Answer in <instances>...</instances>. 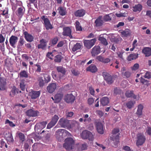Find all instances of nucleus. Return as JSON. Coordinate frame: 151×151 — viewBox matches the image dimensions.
<instances>
[{
    "instance_id": "864d4df0",
    "label": "nucleus",
    "mask_w": 151,
    "mask_h": 151,
    "mask_svg": "<svg viewBox=\"0 0 151 151\" xmlns=\"http://www.w3.org/2000/svg\"><path fill=\"white\" fill-rule=\"evenodd\" d=\"M61 56L60 55H58L55 56V61L56 62H60L61 61Z\"/></svg>"
},
{
    "instance_id": "0e129e2a",
    "label": "nucleus",
    "mask_w": 151,
    "mask_h": 151,
    "mask_svg": "<svg viewBox=\"0 0 151 151\" xmlns=\"http://www.w3.org/2000/svg\"><path fill=\"white\" fill-rule=\"evenodd\" d=\"M111 61V60L108 58H104L103 63L106 64L109 63Z\"/></svg>"
},
{
    "instance_id": "338daca9",
    "label": "nucleus",
    "mask_w": 151,
    "mask_h": 151,
    "mask_svg": "<svg viewBox=\"0 0 151 151\" xmlns=\"http://www.w3.org/2000/svg\"><path fill=\"white\" fill-rule=\"evenodd\" d=\"M71 71L73 74L75 76H78L80 74V73L78 71L74 70H72Z\"/></svg>"
},
{
    "instance_id": "39448f33",
    "label": "nucleus",
    "mask_w": 151,
    "mask_h": 151,
    "mask_svg": "<svg viewBox=\"0 0 151 151\" xmlns=\"http://www.w3.org/2000/svg\"><path fill=\"white\" fill-rule=\"evenodd\" d=\"M68 135L70 136L71 134L68 131L64 129H60L58 130L56 132V137L58 139L59 137L63 138V136L65 135Z\"/></svg>"
},
{
    "instance_id": "0eeeda50",
    "label": "nucleus",
    "mask_w": 151,
    "mask_h": 151,
    "mask_svg": "<svg viewBox=\"0 0 151 151\" xmlns=\"http://www.w3.org/2000/svg\"><path fill=\"white\" fill-rule=\"evenodd\" d=\"M70 121L64 118L60 119L58 124L63 127H69L70 125Z\"/></svg>"
},
{
    "instance_id": "cd10ccee",
    "label": "nucleus",
    "mask_w": 151,
    "mask_h": 151,
    "mask_svg": "<svg viewBox=\"0 0 151 151\" xmlns=\"http://www.w3.org/2000/svg\"><path fill=\"white\" fill-rule=\"evenodd\" d=\"M138 54H131L127 57V60L128 61H130L132 60L136 59L138 58Z\"/></svg>"
},
{
    "instance_id": "6e6552de",
    "label": "nucleus",
    "mask_w": 151,
    "mask_h": 151,
    "mask_svg": "<svg viewBox=\"0 0 151 151\" xmlns=\"http://www.w3.org/2000/svg\"><path fill=\"white\" fill-rule=\"evenodd\" d=\"M42 19L43 20L44 24L47 30L52 29V26L49 20L47 18H46L45 16H43L41 17Z\"/></svg>"
},
{
    "instance_id": "680f3d73",
    "label": "nucleus",
    "mask_w": 151,
    "mask_h": 151,
    "mask_svg": "<svg viewBox=\"0 0 151 151\" xmlns=\"http://www.w3.org/2000/svg\"><path fill=\"white\" fill-rule=\"evenodd\" d=\"M123 149L125 151H133L131 150L129 147L127 146H124L123 147Z\"/></svg>"
},
{
    "instance_id": "69168bd1",
    "label": "nucleus",
    "mask_w": 151,
    "mask_h": 151,
    "mask_svg": "<svg viewBox=\"0 0 151 151\" xmlns=\"http://www.w3.org/2000/svg\"><path fill=\"white\" fill-rule=\"evenodd\" d=\"M89 90L90 94L92 95H94L95 93L94 89L91 87H90Z\"/></svg>"
},
{
    "instance_id": "c03bdc74",
    "label": "nucleus",
    "mask_w": 151,
    "mask_h": 151,
    "mask_svg": "<svg viewBox=\"0 0 151 151\" xmlns=\"http://www.w3.org/2000/svg\"><path fill=\"white\" fill-rule=\"evenodd\" d=\"M25 81L24 80H21L20 83V86L21 88L23 91L24 90L25 87L24 84Z\"/></svg>"
},
{
    "instance_id": "f704fd0d",
    "label": "nucleus",
    "mask_w": 151,
    "mask_h": 151,
    "mask_svg": "<svg viewBox=\"0 0 151 151\" xmlns=\"http://www.w3.org/2000/svg\"><path fill=\"white\" fill-rule=\"evenodd\" d=\"M40 44L38 45V48H43L46 45V42L45 40L44 39H42L40 41Z\"/></svg>"
},
{
    "instance_id": "79ce46f5",
    "label": "nucleus",
    "mask_w": 151,
    "mask_h": 151,
    "mask_svg": "<svg viewBox=\"0 0 151 151\" xmlns=\"http://www.w3.org/2000/svg\"><path fill=\"white\" fill-rule=\"evenodd\" d=\"M17 135L19 136L20 140L22 142H23L24 140V134L20 132H18Z\"/></svg>"
},
{
    "instance_id": "4d7b16f0",
    "label": "nucleus",
    "mask_w": 151,
    "mask_h": 151,
    "mask_svg": "<svg viewBox=\"0 0 151 151\" xmlns=\"http://www.w3.org/2000/svg\"><path fill=\"white\" fill-rule=\"evenodd\" d=\"M104 58L101 55L97 56L96 57V59L99 62H103Z\"/></svg>"
},
{
    "instance_id": "72a5a7b5",
    "label": "nucleus",
    "mask_w": 151,
    "mask_h": 151,
    "mask_svg": "<svg viewBox=\"0 0 151 151\" xmlns=\"http://www.w3.org/2000/svg\"><path fill=\"white\" fill-rule=\"evenodd\" d=\"M131 33L130 30L128 29H125L124 31L121 32L122 37H127L130 36Z\"/></svg>"
},
{
    "instance_id": "6ab92c4d",
    "label": "nucleus",
    "mask_w": 151,
    "mask_h": 151,
    "mask_svg": "<svg viewBox=\"0 0 151 151\" xmlns=\"http://www.w3.org/2000/svg\"><path fill=\"white\" fill-rule=\"evenodd\" d=\"M96 129L98 132L100 134L104 133V127L100 122H98L96 124Z\"/></svg>"
},
{
    "instance_id": "774afa93",
    "label": "nucleus",
    "mask_w": 151,
    "mask_h": 151,
    "mask_svg": "<svg viewBox=\"0 0 151 151\" xmlns=\"http://www.w3.org/2000/svg\"><path fill=\"white\" fill-rule=\"evenodd\" d=\"M146 132L149 135L151 136V128L150 127H148L147 128Z\"/></svg>"
},
{
    "instance_id": "f03ea898",
    "label": "nucleus",
    "mask_w": 151,
    "mask_h": 151,
    "mask_svg": "<svg viewBox=\"0 0 151 151\" xmlns=\"http://www.w3.org/2000/svg\"><path fill=\"white\" fill-rule=\"evenodd\" d=\"M81 135L83 139H88L90 141H93L94 139L93 135L91 132L86 130L83 131Z\"/></svg>"
},
{
    "instance_id": "f257e3e1",
    "label": "nucleus",
    "mask_w": 151,
    "mask_h": 151,
    "mask_svg": "<svg viewBox=\"0 0 151 151\" xmlns=\"http://www.w3.org/2000/svg\"><path fill=\"white\" fill-rule=\"evenodd\" d=\"M119 130L118 129H114L112 132V135L110 138L111 142L114 143L115 147L117 145L119 142Z\"/></svg>"
},
{
    "instance_id": "4468645a",
    "label": "nucleus",
    "mask_w": 151,
    "mask_h": 151,
    "mask_svg": "<svg viewBox=\"0 0 151 151\" xmlns=\"http://www.w3.org/2000/svg\"><path fill=\"white\" fill-rule=\"evenodd\" d=\"M63 96V95L62 93L56 94L54 97H52L51 99L55 103H58L60 101Z\"/></svg>"
},
{
    "instance_id": "9d476101",
    "label": "nucleus",
    "mask_w": 151,
    "mask_h": 151,
    "mask_svg": "<svg viewBox=\"0 0 151 151\" xmlns=\"http://www.w3.org/2000/svg\"><path fill=\"white\" fill-rule=\"evenodd\" d=\"M102 75L104 79L108 83L111 84L113 82L112 77L108 73L106 72H103Z\"/></svg>"
},
{
    "instance_id": "dca6fc26",
    "label": "nucleus",
    "mask_w": 151,
    "mask_h": 151,
    "mask_svg": "<svg viewBox=\"0 0 151 151\" xmlns=\"http://www.w3.org/2000/svg\"><path fill=\"white\" fill-rule=\"evenodd\" d=\"M72 29V27H64L63 32V35H64L68 36L72 38V37L71 35Z\"/></svg>"
},
{
    "instance_id": "13d9d810",
    "label": "nucleus",
    "mask_w": 151,
    "mask_h": 151,
    "mask_svg": "<svg viewBox=\"0 0 151 151\" xmlns=\"http://www.w3.org/2000/svg\"><path fill=\"white\" fill-rule=\"evenodd\" d=\"M7 140L9 142H13L14 139L11 134H10L9 136L6 138Z\"/></svg>"
},
{
    "instance_id": "2f4dec72",
    "label": "nucleus",
    "mask_w": 151,
    "mask_h": 151,
    "mask_svg": "<svg viewBox=\"0 0 151 151\" xmlns=\"http://www.w3.org/2000/svg\"><path fill=\"white\" fill-rule=\"evenodd\" d=\"M109 101V99L106 97L102 98L101 100V103L103 106H105L108 104Z\"/></svg>"
},
{
    "instance_id": "c756f323",
    "label": "nucleus",
    "mask_w": 151,
    "mask_h": 151,
    "mask_svg": "<svg viewBox=\"0 0 151 151\" xmlns=\"http://www.w3.org/2000/svg\"><path fill=\"white\" fill-rule=\"evenodd\" d=\"M143 106L142 104H139L138 106L136 112V114L139 116L142 114V111Z\"/></svg>"
},
{
    "instance_id": "5701e85b",
    "label": "nucleus",
    "mask_w": 151,
    "mask_h": 151,
    "mask_svg": "<svg viewBox=\"0 0 151 151\" xmlns=\"http://www.w3.org/2000/svg\"><path fill=\"white\" fill-rule=\"evenodd\" d=\"M85 11L83 9H79L76 11L74 14L76 17H82L85 14Z\"/></svg>"
},
{
    "instance_id": "a19ab883",
    "label": "nucleus",
    "mask_w": 151,
    "mask_h": 151,
    "mask_svg": "<svg viewBox=\"0 0 151 151\" xmlns=\"http://www.w3.org/2000/svg\"><path fill=\"white\" fill-rule=\"evenodd\" d=\"M47 123L45 122H43L36 124L35 126V129L38 128L39 126L41 127V128H44L45 127Z\"/></svg>"
},
{
    "instance_id": "412c9836",
    "label": "nucleus",
    "mask_w": 151,
    "mask_h": 151,
    "mask_svg": "<svg viewBox=\"0 0 151 151\" xmlns=\"http://www.w3.org/2000/svg\"><path fill=\"white\" fill-rule=\"evenodd\" d=\"M24 37L26 40L28 42H31L33 40V37L30 34L28 33L27 32H24Z\"/></svg>"
},
{
    "instance_id": "e433bc0d",
    "label": "nucleus",
    "mask_w": 151,
    "mask_h": 151,
    "mask_svg": "<svg viewBox=\"0 0 151 151\" xmlns=\"http://www.w3.org/2000/svg\"><path fill=\"white\" fill-rule=\"evenodd\" d=\"M99 40L100 41L102 44L104 45H108V42L106 40L102 37L100 36L99 37Z\"/></svg>"
},
{
    "instance_id": "8fccbe9b",
    "label": "nucleus",
    "mask_w": 151,
    "mask_h": 151,
    "mask_svg": "<svg viewBox=\"0 0 151 151\" xmlns=\"http://www.w3.org/2000/svg\"><path fill=\"white\" fill-rule=\"evenodd\" d=\"M116 15L118 17H125L127 16V13L125 12L124 13H116Z\"/></svg>"
},
{
    "instance_id": "7c9ffc66",
    "label": "nucleus",
    "mask_w": 151,
    "mask_h": 151,
    "mask_svg": "<svg viewBox=\"0 0 151 151\" xmlns=\"http://www.w3.org/2000/svg\"><path fill=\"white\" fill-rule=\"evenodd\" d=\"M125 94L126 96L128 97H132L134 99H139V97L137 98V96L134 95L132 91H127Z\"/></svg>"
},
{
    "instance_id": "58836bf2",
    "label": "nucleus",
    "mask_w": 151,
    "mask_h": 151,
    "mask_svg": "<svg viewBox=\"0 0 151 151\" xmlns=\"http://www.w3.org/2000/svg\"><path fill=\"white\" fill-rule=\"evenodd\" d=\"M81 46L82 45L80 44L77 43L73 47L72 49L73 51L75 52L77 50L80 49Z\"/></svg>"
},
{
    "instance_id": "c9c22d12",
    "label": "nucleus",
    "mask_w": 151,
    "mask_h": 151,
    "mask_svg": "<svg viewBox=\"0 0 151 151\" xmlns=\"http://www.w3.org/2000/svg\"><path fill=\"white\" fill-rule=\"evenodd\" d=\"M20 77L27 78L28 77L27 72L25 70L21 71L19 73Z\"/></svg>"
},
{
    "instance_id": "a211bd4d",
    "label": "nucleus",
    "mask_w": 151,
    "mask_h": 151,
    "mask_svg": "<svg viewBox=\"0 0 151 151\" xmlns=\"http://www.w3.org/2000/svg\"><path fill=\"white\" fill-rule=\"evenodd\" d=\"M38 112L32 109H30L26 112L27 115L29 116H37Z\"/></svg>"
},
{
    "instance_id": "a18cd8bd",
    "label": "nucleus",
    "mask_w": 151,
    "mask_h": 151,
    "mask_svg": "<svg viewBox=\"0 0 151 151\" xmlns=\"http://www.w3.org/2000/svg\"><path fill=\"white\" fill-rule=\"evenodd\" d=\"M58 10L59 12L61 15L63 16L66 13V11L62 7H59L58 9Z\"/></svg>"
},
{
    "instance_id": "ddd939ff",
    "label": "nucleus",
    "mask_w": 151,
    "mask_h": 151,
    "mask_svg": "<svg viewBox=\"0 0 151 151\" xmlns=\"http://www.w3.org/2000/svg\"><path fill=\"white\" fill-rule=\"evenodd\" d=\"M18 38L16 36L12 35L10 38L9 40V43L10 45L13 47H15V45L17 43Z\"/></svg>"
},
{
    "instance_id": "3c124183",
    "label": "nucleus",
    "mask_w": 151,
    "mask_h": 151,
    "mask_svg": "<svg viewBox=\"0 0 151 151\" xmlns=\"http://www.w3.org/2000/svg\"><path fill=\"white\" fill-rule=\"evenodd\" d=\"M24 39L22 37H20L18 42V45L19 46H22L24 44Z\"/></svg>"
},
{
    "instance_id": "2eb2a0df",
    "label": "nucleus",
    "mask_w": 151,
    "mask_h": 151,
    "mask_svg": "<svg viewBox=\"0 0 151 151\" xmlns=\"http://www.w3.org/2000/svg\"><path fill=\"white\" fill-rule=\"evenodd\" d=\"M40 94V91H32L29 92V95L32 99H36L39 97Z\"/></svg>"
},
{
    "instance_id": "20e7f679",
    "label": "nucleus",
    "mask_w": 151,
    "mask_h": 151,
    "mask_svg": "<svg viewBox=\"0 0 151 151\" xmlns=\"http://www.w3.org/2000/svg\"><path fill=\"white\" fill-rule=\"evenodd\" d=\"M137 140L136 145L137 146H139L142 145L145 142V138L144 135L141 133H139L137 135Z\"/></svg>"
},
{
    "instance_id": "bf43d9fd",
    "label": "nucleus",
    "mask_w": 151,
    "mask_h": 151,
    "mask_svg": "<svg viewBox=\"0 0 151 151\" xmlns=\"http://www.w3.org/2000/svg\"><path fill=\"white\" fill-rule=\"evenodd\" d=\"M125 52L124 51H122L121 52H118L117 53V55L118 56V57L120 58H121L122 59H123V54Z\"/></svg>"
},
{
    "instance_id": "1a4fd4ad",
    "label": "nucleus",
    "mask_w": 151,
    "mask_h": 151,
    "mask_svg": "<svg viewBox=\"0 0 151 151\" xmlns=\"http://www.w3.org/2000/svg\"><path fill=\"white\" fill-rule=\"evenodd\" d=\"M59 119L58 116L55 115L52 118L51 122L49 123L47 126V128L50 129L54 126L57 122Z\"/></svg>"
},
{
    "instance_id": "f3484780",
    "label": "nucleus",
    "mask_w": 151,
    "mask_h": 151,
    "mask_svg": "<svg viewBox=\"0 0 151 151\" xmlns=\"http://www.w3.org/2000/svg\"><path fill=\"white\" fill-rule=\"evenodd\" d=\"M100 52V48L99 46H95L92 49L91 54L92 56L94 57Z\"/></svg>"
},
{
    "instance_id": "4be33fe9",
    "label": "nucleus",
    "mask_w": 151,
    "mask_h": 151,
    "mask_svg": "<svg viewBox=\"0 0 151 151\" xmlns=\"http://www.w3.org/2000/svg\"><path fill=\"white\" fill-rule=\"evenodd\" d=\"M95 23L96 27H98L101 26L103 24L104 22L102 20V17L100 16L96 20Z\"/></svg>"
},
{
    "instance_id": "bb28decb",
    "label": "nucleus",
    "mask_w": 151,
    "mask_h": 151,
    "mask_svg": "<svg viewBox=\"0 0 151 151\" xmlns=\"http://www.w3.org/2000/svg\"><path fill=\"white\" fill-rule=\"evenodd\" d=\"M83 117L84 119V122L85 124L88 123L91 121V118L87 114H84Z\"/></svg>"
},
{
    "instance_id": "4c0bfd02",
    "label": "nucleus",
    "mask_w": 151,
    "mask_h": 151,
    "mask_svg": "<svg viewBox=\"0 0 151 151\" xmlns=\"http://www.w3.org/2000/svg\"><path fill=\"white\" fill-rule=\"evenodd\" d=\"M24 9L22 7L19 8L17 10V14L20 17L22 16L24 14Z\"/></svg>"
},
{
    "instance_id": "c85d7f7f",
    "label": "nucleus",
    "mask_w": 151,
    "mask_h": 151,
    "mask_svg": "<svg viewBox=\"0 0 151 151\" xmlns=\"http://www.w3.org/2000/svg\"><path fill=\"white\" fill-rule=\"evenodd\" d=\"M70 127L73 128H78L79 125V123L75 121H70Z\"/></svg>"
},
{
    "instance_id": "de8ad7c7",
    "label": "nucleus",
    "mask_w": 151,
    "mask_h": 151,
    "mask_svg": "<svg viewBox=\"0 0 151 151\" xmlns=\"http://www.w3.org/2000/svg\"><path fill=\"white\" fill-rule=\"evenodd\" d=\"M76 29L77 31H80L82 30L81 27L80 26V23L76 21Z\"/></svg>"
},
{
    "instance_id": "a878e982",
    "label": "nucleus",
    "mask_w": 151,
    "mask_h": 151,
    "mask_svg": "<svg viewBox=\"0 0 151 151\" xmlns=\"http://www.w3.org/2000/svg\"><path fill=\"white\" fill-rule=\"evenodd\" d=\"M142 52L146 56H149L151 55V49L149 47H146L144 48Z\"/></svg>"
},
{
    "instance_id": "e2e57ef3",
    "label": "nucleus",
    "mask_w": 151,
    "mask_h": 151,
    "mask_svg": "<svg viewBox=\"0 0 151 151\" xmlns=\"http://www.w3.org/2000/svg\"><path fill=\"white\" fill-rule=\"evenodd\" d=\"M94 100L93 98H89L88 100V103L89 105L92 104L94 102Z\"/></svg>"
},
{
    "instance_id": "393cba45",
    "label": "nucleus",
    "mask_w": 151,
    "mask_h": 151,
    "mask_svg": "<svg viewBox=\"0 0 151 151\" xmlns=\"http://www.w3.org/2000/svg\"><path fill=\"white\" fill-rule=\"evenodd\" d=\"M142 6L140 4L135 5L132 7V10L133 12H140L142 9Z\"/></svg>"
},
{
    "instance_id": "473e14b6",
    "label": "nucleus",
    "mask_w": 151,
    "mask_h": 151,
    "mask_svg": "<svg viewBox=\"0 0 151 151\" xmlns=\"http://www.w3.org/2000/svg\"><path fill=\"white\" fill-rule=\"evenodd\" d=\"M18 93L17 89L15 87H13L10 93V96L13 97Z\"/></svg>"
},
{
    "instance_id": "6e6d98bb",
    "label": "nucleus",
    "mask_w": 151,
    "mask_h": 151,
    "mask_svg": "<svg viewBox=\"0 0 151 151\" xmlns=\"http://www.w3.org/2000/svg\"><path fill=\"white\" fill-rule=\"evenodd\" d=\"M39 85L40 86H42L44 84V82L42 78H39L38 79Z\"/></svg>"
},
{
    "instance_id": "49530a36",
    "label": "nucleus",
    "mask_w": 151,
    "mask_h": 151,
    "mask_svg": "<svg viewBox=\"0 0 151 151\" xmlns=\"http://www.w3.org/2000/svg\"><path fill=\"white\" fill-rule=\"evenodd\" d=\"M139 67V65L136 63L135 64L132 66L131 67V69L132 71H135L138 70Z\"/></svg>"
},
{
    "instance_id": "9b49d317",
    "label": "nucleus",
    "mask_w": 151,
    "mask_h": 151,
    "mask_svg": "<svg viewBox=\"0 0 151 151\" xmlns=\"http://www.w3.org/2000/svg\"><path fill=\"white\" fill-rule=\"evenodd\" d=\"M56 88V84L55 83H52L49 84L47 87V89L49 93H52L55 91Z\"/></svg>"
},
{
    "instance_id": "603ef678",
    "label": "nucleus",
    "mask_w": 151,
    "mask_h": 151,
    "mask_svg": "<svg viewBox=\"0 0 151 151\" xmlns=\"http://www.w3.org/2000/svg\"><path fill=\"white\" fill-rule=\"evenodd\" d=\"M145 78L149 79L151 78V72L147 71L144 76Z\"/></svg>"
},
{
    "instance_id": "7ed1b4c3",
    "label": "nucleus",
    "mask_w": 151,
    "mask_h": 151,
    "mask_svg": "<svg viewBox=\"0 0 151 151\" xmlns=\"http://www.w3.org/2000/svg\"><path fill=\"white\" fill-rule=\"evenodd\" d=\"M74 143V141L72 138H68L65 139L63 146L67 150H71L72 149Z\"/></svg>"
},
{
    "instance_id": "5fc2aeb1",
    "label": "nucleus",
    "mask_w": 151,
    "mask_h": 151,
    "mask_svg": "<svg viewBox=\"0 0 151 151\" xmlns=\"http://www.w3.org/2000/svg\"><path fill=\"white\" fill-rule=\"evenodd\" d=\"M104 20L105 21H107L111 20V18L109 14L105 15L104 17Z\"/></svg>"
},
{
    "instance_id": "b1692460",
    "label": "nucleus",
    "mask_w": 151,
    "mask_h": 151,
    "mask_svg": "<svg viewBox=\"0 0 151 151\" xmlns=\"http://www.w3.org/2000/svg\"><path fill=\"white\" fill-rule=\"evenodd\" d=\"M86 70L88 71L93 73L97 71V68L94 65L91 64L86 68Z\"/></svg>"
},
{
    "instance_id": "423d86ee",
    "label": "nucleus",
    "mask_w": 151,
    "mask_h": 151,
    "mask_svg": "<svg viewBox=\"0 0 151 151\" xmlns=\"http://www.w3.org/2000/svg\"><path fill=\"white\" fill-rule=\"evenodd\" d=\"M96 41L95 39L91 40H85L83 41V43L85 47L88 49L91 48L95 44Z\"/></svg>"
},
{
    "instance_id": "ea45409f",
    "label": "nucleus",
    "mask_w": 151,
    "mask_h": 151,
    "mask_svg": "<svg viewBox=\"0 0 151 151\" xmlns=\"http://www.w3.org/2000/svg\"><path fill=\"white\" fill-rule=\"evenodd\" d=\"M135 103V102L134 101H130L126 103V105L127 107L130 109L133 107Z\"/></svg>"
},
{
    "instance_id": "f8f14e48",
    "label": "nucleus",
    "mask_w": 151,
    "mask_h": 151,
    "mask_svg": "<svg viewBox=\"0 0 151 151\" xmlns=\"http://www.w3.org/2000/svg\"><path fill=\"white\" fill-rule=\"evenodd\" d=\"M75 99V96L72 94H68L65 96V100L67 103L73 102Z\"/></svg>"
},
{
    "instance_id": "aec40b11",
    "label": "nucleus",
    "mask_w": 151,
    "mask_h": 151,
    "mask_svg": "<svg viewBox=\"0 0 151 151\" xmlns=\"http://www.w3.org/2000/svg\"><path fill=\"white\" fill-rule=\"evenodd\" d=\"M6 81L2 78L0 77V90H3L6 89Z\"/></svg>"
},
{
    "instance_id": "052dcab7",
    "label": "nucleus",
    "mask_w": 151,
    "mask_h": 151,
    "mask_svg": "<svg viewBox=\"0 0 151 151\" xmlns=\"http://www.w3.org/2000/svg\"><path fill=\"white\" fill-rule=\"evenodd\" d=\"M122 74L123 75L125 76L126 78H129L130 76L131 73L129 72L128 71H127L123 73V74Z\"/></svg>"
},
{
    "instance_id": "09e8293b",
    "label": "nucleus",
    "mask_w": 151,
    "mask_h": 151,
    "mask_svg": "<svg viewBox=\"0 0 151 151\" xmlns=\"http://www.w3.org/2000/svg\"><path fill=\"white\" fill-rule=\"evenodd\" d=\"M50 76L46 74L44 76L45 81L46 83H48L50 81Z\"/></svg>"
},
{
    "instance_id": "37998d69",
    "label": "nucleus",
    "mask_w": 151,
    "mask_h": 151,
    "mask_svg": "<svg viewBox=\"0 0 151 151\" xmlns=\"http://www.w3.org/2000/svg\"><path fill=\"white\" fill-rule=\"evenodd\" d=\"M57 69L58 72H60L63 74L65 73V69L62 66H59L57 67Z\"/></svg>"
}]
</instances>
